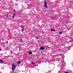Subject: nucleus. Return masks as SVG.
Wrapping results in <instances>:
<instances>
[{
  "instance_id": "nucleus-12",
  "label": "nucleus",
  "mask_w": 73,
  "mask_h": 73,
  "mask_svg": "<svg viewBox=\"0 0 73 73\" xmlns=\"http://www.w3.org/2000/svg\"><path fill=\"white\" fill-rule=\"evenodd\" d=\"M62 33V32L61 31H60L59 32V34H61V33Z\"/></svg>"
},
{
  "instance_id": "nucleus-5",
  "label": "nucleus",
  "mask_w": 73,
  "mask_h": 73,
  "mask_svg": "<svg viewBox=\"0 0 73 73\" xmlns=\"http://www.w3.org/2000/svg\"><path fill=\"white\" fill-rule=\"evenodd\" d=\"M21 63V62L20 61H19L17 63V64H20Z\"/></svg>"
},
{
  "instance_id": "nucleus-14",
  "label": "nucleus",
  "mask_w": 73,
  "mask_h": 73,
  "mask_svg": "<svg viewBox=\"0 0 73 73\" xmlns=\"http://www.w3.org/2000/svg\"><path fill=\"white\" fill-rule=\"evenodd\" d=\"M36 39H38V38H37V37H36Z\"/></svg>"
},
{
  "instance_id": "nucleus-13",
  "label": "nucleus",
  "mask_w": 73,
  "mask_h": 73,
  "mask_svg": "<svg viewBox=\"0 0 73 73\" xmlns=\"http://www.w3.org/2000/svg\"><path fill=\"white\" fill-rule=\"evenodd\" d=\"M22 31H24V29H22Z\"/></svg>"
},
{
  "instance_id": "nucleus-9",
  "label": "nucleus",
  "mask_w": 73,
  "mask_h": 73,
  "mask_svg": "<svg viewBox=\"0 0 73 73\" xmlns=\"http://www.w3.org/2000/svg\"><path fill=\"white\" fill-rule=\"evenodd\" d=\"M51 31H54H54H55L54 30H53V29H52L51 30Z\"/></svg>"
},
{
  "instance_id": "nucleus-10",
  "label": "nucleus",
  "mask_w": 73,
  "mask_h": 73,
  "mask_svg": "<svg viewBox=\"0 0 73 73\" xmlns=\"http://www.w3.org/2000/svg\"><path fill=\"white\" fill-rule=\"evenodd\" d=\"M31 64H34V65H35V63H33V62H32Z\"/></svg>"
},
{
  "instance_id": "nucleus-19",
  "label": "nucleus",
  "mask_w": 73,
  "mask_h": 73,
  "mask_svg": "<svg viewBox=\"0 0 73 73\" xmlns=\"http://www.w3.org/2000/svg\"><path fill=\"white\" fill-rule=\"evenodd\" d=\"M14 11L15 12H16V10H14Z\"/></svg>"
},
{
  "instance_id": "nucleus-7",
  "label": "nucleus",
  "mask_w": 73,
  "mask_h": 73,
  "mask_svg": "<svg viewBox=\"0 0 73 73\" xmlns=\"http://www.w3.org/2000/svg\"><path fill=\"white\" fill-rule=\"evenodd\" d=\"M29 54H30V55H31V54H32V52H31V51H29Z\"/></svg>"
},
{
  "instance_id": "nucleus-16",
  "label": "nucleus",
  "mask_w": 73,
  "mask_h": 73,
  "mask_svg": "<svg viewBox=\"0 0 73 73\" xmlns=\"http://www.w3.org/2000/svg\"><path fill=\"white\" fill-rule=\"evenodd\" d=\"M6 43H7V44H8V42H6Z\"/></svg>"
},
{
  "instance_id": "nucleus-17",
  "label": "nucleus",
  "mask_w": 73,
  "mask_h": 73,
  "mask_svg": "<svg viewBox=\"0 0 73 73\" xmlns=\"http://www.w3.org/2000/svg\"><path fill=\"white\" fill-rule=\"evenodd\" d=\"M21 41H23V40H21Z\"/></svg>"
},
{
  "instance_id": "nucleus-4",
  "label": "nucleus",
  "mask_w": 73,
  "mask_h": 73,
  "mask_svg": "<svg viewBox=\"0 0 73 73\" xmlns=\"http://www.w3.org/2000/svg\"><path fill=\"white\" fill-rule=\"evenodd\" d=\"M16 16V14H15V13L13 15V18H14V17H15V16Z\"/></svg>"
},
{
  "instance_id": "nucleus-1",
  "label": "nucleus",
  "mask_w": 73,
  "mask_h": 73,
  "mask_svg": "<svg viewBox=\"0 0 73 73\" xmlns=\"http://www.w3.org/2000/svg\"><path fill=\"white\" fill-rule=\"evenodd\" d=\"M16 66V65H15L14 64H12V70H14Z\"/></svg>"
},
{
  "instance_id": "nucleus-8",
  "label": "nucleus",
  "mask_w": 73,
  "mask_h": 73,
  "mask_svg": "<svg viewBox=\"0 0 73 73\" xmlns=\"http://www.w3.org/2000/svg\"><path fill=\"white\" fill-rule=\"evenodd\" d=\"M21 27L23 28H24V27L23 25H21Z\"/></svg>"
},
{
  "instance_id": "nucleus-2",
  "label": "nucleus",
  "mask_w": 73,
  "mask_h": 73,
  "mask_svg": "<svg viewBox=\"0 0 73 73\" xmlns=\"http://www.w3.org/2000/svg\"><path fill=\"white\" fill-rule=\"evenodd\" d=\"M47 3L46 2V1L45 0L44 1V7L45 8H47Z\"/></svg>"
},
{
  "instance_id": "nucleus-3",
  "label": "nucleus",
  "mask_w": 73,
  "mask_h": 73,
  "mask_svg": "<svg viewBox=\"0 0 73 73\" xmlns=\"http://www.w3.org/2000/svg\"><path fill=\"white\" fill-rule=\"evenodd\" d=\"M40 50H44L45 49V47L44 46H41L40 48Z\"/></svg>"
},
{
  "instance_id": "nucleus-6",
  "label": "nucleus",
  "mask_w": 73,
  "mask_h": 73,
  "mask_svg": "<svg viewBox=\"0 0 73 73\" xmlns=\"http://www.w3.org/2000/svg\"><path fill=\"white\" fill-rule=\"evenodd\" d=\"M65 62H63L62 64V65H65Z\"/></svg>"
},
{
  "instance_id": "nucleus-15",
  "label": "nucleus",
  "mask_w": 73,
  "mask_h": 73,
  "mask_svg": "<svg viewBox=\"0 0 73 73\" xmlns=\"http://www.w3.org/2000/svg\"><path fill=\"white\" fill-rule=\"evenodd\" d=\"M64 73H68V72H66Z\"/></svg>"
},
{
  "instance_id": "nucleus-20",
  "label": "nucleus",
  "mask_w": 73,
  "mask_h": 73,
  "mask_svg": "<svg viewBox=\"0 0 73 73\" xmlns=\"http://www.w3.org/2000/svg\"><path fill=\"white\" fill-rule=\"evenodd\" d=\"M1 50L0 49V51H1Z\"/></svg>"
},
{
  "instance_id": "nucleus-18",
  "label": "nucleus",
  "mask_w": 73,
  "mask_h": 73,
  "mask_svg": "<svg viewBox=\"0 0 73 73\" xmlns=\"http://www.w3.org/2000/svg\"><path fill=\"white\" fill-rule=\"evenodd\" d=\"M8 15H7V17H8Z\"/></svg>"
},
{
  "instance_id": "nucleus-11",
  "label": "nucleus",
  "mask_w": 73,
  "mask_h": 73,
  "mask_svg": "<svg viewBox=\"0 0 73 73\" xmlns=\"http://www.w3.org/2000/svg\"><path fill=\"white\" fill-rule=\"evenodd\" d=\"M0 62H3V61L2 60H1Z\"/></svg>"
}]
</instances>
